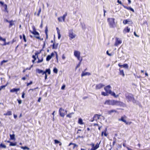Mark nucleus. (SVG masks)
I'll use <instances>...</instances> for the list:
<instances>
[{
    "label": "nucleus",
    "mask_w": 150,
    "mask_h": 150,
    "mask_svg": "<svg viewBox=\"0 0 150 150\" xmlns=\"http://www.w3.org/2000/svg\"><path fill=\"white\" fill-rule=\"evenodd\" d=\"M126 118V117L125 115L124 116H122L120 119L118 120L119 121H122L124 122L126 125H130L132 123L131 122H127L126 120L125 119V118Z\"/></svg>",
    "instance_id": "nucleus-9"
},
{
    "label": "nucleus",
    "mask_w": 150,
    "mask_h": 150,
    "mask_svg": "<svg viewBox=\"0 0 150 150\" xmlns=\"http://www.w3.org/2000/svg\"><path fill=\"white\" fill-rule=\"evenodd\" d=\"M8 62V60H3L0 63V65L1 66L4 63L7 62Z\"/></svg>",
    "instance_id": "nucleus-44"
},
{
    "label": "nucleus",
    "mask_w": 150,
    "mask_h": 150,
    "mask_svg": "<svg viewBox=\"0 0 150 150\" xmlns=\"http://www.w3.org/2000/svg\"><path fill=\"white\" fill-rule=\"evenodd\" d=\"M117 2L119 4H120L122 5H123V4H122L121 1H120L119 0H117Z\"/></svg>",
    "instance_id": "nucleus-59"
},
{
    "label": "nucleus",
    "mask_w": 150,
    "mask_h": 150,
    "mask_svg": "<svg viewBox=\"0 0 150 150\" xmlns=\"http://www.w3.org/2000/svg\"><path fill=\"white\" fill-rule=\"evenodd\" d=\"M32 28L33 29V31H31L30 30V32L34 35V37L37 39H38L40 40H42V39H41V38L40 37V35L39 33L36 30L35 26L34 25H33L32 27Z\"/></svg>",
    "instance_id": "nucleus-2"
},
{
    "label": "nucleus",
    "mask_w": 150,
    "mask_h": 150,
    "mask_svg": "<svg viewBox=\"0 0 150 150\" xmlns=\"http://www.w3.org/2000/svg\"><path fill=\"white\" fill-rule=\"evenodd\" d=\"M15 134H10V139L11 140H15Z\"/></svg>",
    "instance_id": "nucleus-36"
},
{
    "label": "nucleus",
    "mask_w": 150,
    "mask_h": 150,
    "mask_svg": "<svg viewBox=\"0 0 150 150\" xmlns=\"http://www.w3.org/2000/svg\"><path fill=\"white\" fill-rule=\"evenodd\" d=\"M42 50H42H40V51L39 52L37 51L35 52V55L36 56H37V58H38V55L39 54H40L41 53V52Z\"/></svg>",
    "instance_id": "nucleus-31"
},
{
    "label": "nucleus",
    "mask_w": 150,
    "mask_h": 150,
    "mask_svg": "<svg viewBox=\"0 0 150 150\" xmlns=\"http://www.w3.org/2000/svg\"><path fill=\"white\" fill-rule=\"evenodd\" d=\"M15 21H13L12 20H11L9 22V25L8 26V27L9 28H11L13 25H14V22Z\"/></svg>",
    "instance_id": "nucleus-27"
},
{
    "label": "nucleus",
    "mask_w": 150,
    "mask_h": 150,
    "mask_svg": "<svg viewBox=\"0 0 150 150\" xmlns=\"http://www.w3.org/2000/svg\"><path fill=\"white\" fill-rule=\"evenodd\" d=\"M0 40L5 41V39L3 38L1 36H0Z\"/></svg>",
    "instance_id": "nucleus-55"
},
{
    "label": "nucleus",
    "mask_w": 150,
    "mask_h": 150,
    "mask_svg": "<svg viewBox=\"0 0 150 150\" xmlns=\"http://www.w3.org/2000/svg\"><path fill=\"white\" fill-rule=\"evenodd\" d=\"M24 95H25V93L24 92H23L22 93V97L23 98H24Z\"/></svg>",
    "instance_id": "nucleus-62"
},
{
    "label": "nucleus",
    "mask_w": 150,
    "mask_h": 150,
    "mask_svg": "<svg viewBox=\"0 0 150 150\" xmlns=\"http://www.w3.org/2000/svg\"><path fill=\"white\" fill-rule=\"evenodd\" d=\"M91 75V73L89 72H83L81 74V76L82 77L86 75L89 76Z\"/></svg>",
    "instance_id": "nucleus-24"
},
{
    "label": "nucleus",
    "mask_w": 150,
    "mask_h": 150,
    "mask_svg": "<svg viewBox=\"0 0 150 150\" xmlns=\"http://www.w3.org/2000/svg\"><path fill=\"white\" fill-rule=\"evenodd\" d=\"M47 32H48V29H47V26L45 30V34L46 35V39H47L48 38V34H47Z\"/></svg>",
    "instance_id": "nucleus-34"
},
{
    "label": "nucleus",
    "mask_w": 150,
    "mask_h": 150,
    "mask_svg": "<svg viewBox=\"0 0 150 150\" xmlns=\"http://www.w3.org/2000/svg\"><path fill=\"white\" fill-rule=\"evenodd\" d=\"M54 54L53 52H52L50 55H48L46 58V60L47 61H49L52 58V57H53Z\"/></svg>",
    "instance_id": "nucleus-17"
},
{
    "label": "nucleus",
    "mask_w": 150,
    "mask_h": 150,
    "mask_svg": "<svg viewBox=\"0 0 150 150\" xmlns=\"http://www.w3.org/2000/svg\"><path fill=\"white\" fill-rule=\"evenodd\" d=\"M4 9L5 11L8 12L7 11V6L6 4H4Z\"/></svg>",
    "instance_id": "nucleus-48"
},
{
    "label": "nucleus",
    "mask_w": 150,
    "mask_h": 150,
    "mask_svg": "<svg viewBox=\"0 0 150 150\" xmlns=\"http://www.w3.org/2000/svg\"><path fill=\"white\" fill-rule=\"evenodd\" d=\"M12 115V112L11 111H7L6 113L4 114V116L11 115Z\"/></svg>",
    "instance_id": "nucleus-28"
},
{
    "label": "nucleus",
    "mask_w": 150,
    "mask_h": 150,
    "mask_svg": "<svg viewBox=\"0 0 150 150\" xmlns=\"http://www.w3.org/2000/svg\"><path fill=\"white\" fill-rule=\"evenodd\" d=\"M78 123L80 125H82L83 124V120L81 118L79 119Z\"/></svg>",
    "instance_id": "nucleus-38"
},
{
    "label": "nucleus",
    "mask_w": 150,
    "mask_h": 150,
    "mask_svg": "<svg viewBox=\"0 0 150 150\" xmlns=\"http://www.w3.org/2000/svg\"><path fill=\"white\" fill-rule=\"evenodd\" d=\"M119 75H120L122 76L123 77H124L125 76V74H124V71L123 70L121 69H119Z\"/></svg>",
    "instance_id": "nucleus-22"
},
{
    "label": "nucleus",
    "mask_w": 150,
    "mask_h": 150,
    "mask_svg": "<svg viewBox=\"0 0 150 150\" xmlns=\"http://www.w3.org/2000/svg\"><path fill=\"white\" fill-rule=\"evenodd\" d=\"M20 90V89L19 88H13L10 90V92L11 93H13L15 92L17 93L18 91Z\"/></svg>",
    "instance_id": "nucleus-20"
},
{
    "label": "nucleus",
    "mask_w": 150,
    "mask_h": 150,
    "mask_svg": "<svg viewBox=\"0 0 150 150\" xmlns=\"http://www.w3.org/2000/svg\"><path fill=\"white\" fill-rule=\"evenodd\" d=\"M54 142L55 144H57L60 143V142L57 139L54 140Z\"/></svg>",
    "instance_id": "nucleus-52"
},
{
    "label": "nucleus",
    "mask_w": 150,
    "mask_h": 150,
    "mask_svg": "<svg viewBox=\"0 0 150 150\" xmlns=\"http://www.w3.org/2000/svg\"><path fill=\"white\" fill-rule=\"evenodd\" d=\"M67 111L66 110H65L62 108H59V115L60 116L64 117L65 115L67 114Z\"/></svg>",
    "instance_id": "nucleus-6"
},
{
    "label": "nucleus",
    "mask_w": 150,
    "mask_h": 150,
    "mask_svg": "<svg viewBox=\"0 0 150 150\" xmlns=\"http://www.w3.org/2000/svg\"><path fill=\"white\" fill-rule=\"evenodd\" d=\"M23 37L24 42H27V40L26 38V37L25 35L24 34H23Z\"/></svg>",
    "instance_id": "nucleus-41"
},
{
    "label": "nucleus",
    "mask_w": 150,
    "mask_h": 150,
    "mask_svg": "<svg viewBox=\"0 0 150 150\" xmlns=\"http://www.w3.org/2000/svg\"><path fill=\"white\" fill-rule=\"evenodd\" d=\"M126 98L127 99L128 102L132 101L133 103H135L136 102L134 97V95L131 93H128L125 94Z\"/></svg>",
    "instance_id": "nucleus-3"
},
{
    "label": "nucleus",
    "mask_w": 150,
    "mask_h": 150,
    "mask_svg": "<svg viewBox=\"0 0 150 150\" xmlns=\"http://www.w3.org/2000/svg\"><path fill=\"white\" fill-rule=\"evenodd\" d=\"M42 71L43 70H40V69H38V70H37V71H38V73H39V74H41V73H42Z\"/></svg>",
    "instance_id": "nucleus-53"
},
{
    "label": "nucleus",
    "mask_w": 150,
    "mask_h": 150,
    "mask_svg": "<svg viewBox=\"0 0 150 150\" xmlns=\"http://www.w3.org/2000/svg\"><path fill=\"white\" fill-rule=\"evenodd\" d=\"M53 72L56 74H57L58 72L57 69L56 68H54L53 70Z\"/></svg>",
    "instance_id": "nucleus-47"
},
{
    "label": "nucleus",
    "mask_w": 150,
    "mask_h": 150,
    "mask_svg": "<svg viewBox=\"0 0 150 150\" xmlns=\"http://www.w3.org/2000/svg\"><path fill=\"white\" fill-rule=\"evenodd\" d=\"M76 134L78 135L76 138L77 139L81 138H83L85 137V136L83 134V130L81 129L78 130L76 132Z\"/></svg>",
    "instance_id": "nucleus-7"
},
{
    "label": "nucleus",
    "mask_w": 150,
    "mask_h": 150,
    "mask_svg": "<svg viewBox=\"0 0 150 150\" xmlns=\"http://www.w3.org/2000/svg\"><path fill=\"white\" fill-rule=\"evenodd\" d=\"M118 65L119 67H122L124 68H128V64H124L123 65H121L120 63H119L118 64Z\"/></svg>",
    "instance_id": "nucleus-21"
},
{
    "label": "nucleus",
    "mask_w": 150,
    "mask_h": 150,
    "mask_svg": "<svg viewBox=\"0 0 150 150\" xmlns=\"http://www.w3.org/2000/svg\"><path fill=\"white\" fill-rule=\"evenodd\" d=\"M54 52L56 54V59L57 60V62L58 63V54H57V53L56 51H54Z\"/></svg>",
    "instance_id": "nucleus-51"
},
{
    "label": "nucleus",
    "mask_w": 150,
    "mask_h": 150,
    "mask_svg": "<svg viewBox=\"0 0 150 150\" xmlns=\"http://www.w3.org/2000/svg\"><path fill=\"white\" fill-rule=\"evenodd\" d=\"M74 55L76 57L77 59L79 61H82V58L80 57V52L75 50L74 51Z\"/></svg>",
    "instance_id": "nucleus-8"
},
{
    "label": "nucleus",
    "mask_w": 150,
    "mask_h": 150,
    "mask_svg": "<svg viewBox=\"0 0 150 150\" xmlns=\"http://www.w3.org/2000/svg\"><path fill=\"white\" fill-rule=\"evenodd\" d=\"M113 112L118 113V112L115 110H111L108 111V114L110 115Z\"/></svg>",
    "instance_id": "nucleus-26"
},
{
    "label": "nucleus",
    "mask_w": 150,
    "mask_h": 150,
    "mask_svg": "<svg viewBox=\"0 0 150 150\" xmlns=\"http://www.w3.org/2000/svg\"><path fill=\"white\" fill-rule=\"evenodd\" d=\"M130 29L127 26L123 30V32L124 33H129L130 31Z\"/></svg>",
    "instance_id": "nucleus-19"
},
{
    "label": "nucleus",
    "mask_w": 150,
    "mask_h": 150,
    "mask_svg": "<svg viewBox=\"0 0 150 150\" xmlns=\"http://www.w3.org/2000/svg\"><path fill=\"white\" fill-rule=\"evenodd\" d=\"M62 58L63 59H65V57L64 54H63L62 56Z\"/></svg>",
    "instance_id": "nucleus-63"
},
{
    "label": "nucleus",
    "mask_w": 150,
    "mask_h": 150,
    "mask_svg": "<svg viewBox=\"0 0 150 150\" xmlns=\"http://www.w3.org/2000/svg\"><path fill=\"white\" fill-rule=\"evenodd\" d=\"M69 37L70 40H71L74 38L76 37V35L73 33L72 29L69 31Z\"/></svg>",
    "instance_id": "nucleus-10"
},
{
    "label": "nucleus",
    "mask_w": 150,
    "mask_h": 150,
    "mask_svg": "<svg viewBox=\"0 0 150 150\" xmlns=\"http://www.w3.org/2000/svg\"><path fill=\"white\" fill-rule=\"evenodd\" d=\"M67 12H65L64 14L62 16L58 17V21L59 22H61L62 21H65V20L66 17L67 16Z\"/></svg>",
    "instance_id": "nucleus-11"
},
{
    "label": "nucleus",
    "mask_w": 150,
    "mask_h": 150,
    "mask_svg": "<svg viewBox=\"0 0 150 150\" xmlns=\"http://www.w3.org/2000/svg\"><path fill=\"white\" fill-rule=\"evenodd\" d=\"M100 142L99 143H97L96 145L95 146L94 144L93 143L88 144V145L92 147V148L91 149H89L88 150H96L99 147V145Z\"/></svg>",
    "instance_id": "nucleus-5"
},
{
    "label": "nucleus",
    "mask_w": 150,
    "mask_h": 150,
    "mask_svg": "<svg viewBox=\"0 0 150 150\" xmlns=\"http://www.w3.org/2000/svg\"><path fill=\"white\" fill-rule=\"evenodd\" d=\"M21 148L23 150H25L26 149L28 150H29V148L26 146H21Z\"/></svg>",
    "instance_id": "nucleus-45"
},
{
    "label": "nucleus",
    "mask_w": 150,
    "mask_h": 150,
    "mask_svg": "<svg viewBox=\"0 0 150 150\" xmlns=\"http://www.w3.org/2000/svg\"><path fill=\"white\" fill-rule=\"evenodd\" d=\"M115 42L114 45L117 46L119 44H121L122 43V41L119 38H115Z\"/></svg>",
    "instance_id": "nucleus-15"
},
{
    "label": "nucleus",
    "mask_w": 150,
    "mask_h": 150,
    "mask_svg": "<svg viewBox=\"0 0 150 150\" xmlns=\"http://www.w3.org/2000/svg\"><path fill=\"white\" fill-rule=\"evenodd\" d=\"M17 100L18 101V103L20 104L22 103V100H21L17 99Z\"/></svg>",
    "instance_id": "nucleus-58"
},
{
    "label": "nucleus",
    "mask_w": 150,
    "mask_h": 150,
    "mask_svg": "<svg viewBox=\"0 0 150 150\" xmlns=\"http://www.w3.org/2000/svg\"><path fill=\"white\" fill-rule=\"evenodd\" d=\"M109 94H110L111 96H113L115 98H117L119 96V95H116L115 93L112 91H111V93Z\"/></svg>",
    "instance_id": "nucleus-23"
},
{
    "label": "nucleus",
    "mask_w": 150,
    "mask_h": 150,
    "mask_svg": "<svg viewBox=\"0 0 150 150\" xmlns=\"http://www.w3.org/2000/svg\"><path fill=\"white\" fill-rule=\"evenodd\" d=\"M37 59H38V61L37 62V63H39L42 62L43 61V57H42L40 59H39L38 57Z\"/></svg>",
    "instance_id": "nucleus-35"
},
{
    "label": "nucleus",
    "mask_w": 150,
    "mask_h": 150,
    "mask_svg": "<svg viewBox=\"0 0 150 150\" xmlns=\"http://www.w3.org/2000/svg\"><path fill=\"white\" fill-rule=\"evenodd\" d=\"M74 114L73 112H71V113H70L68 114V115H66V117H68L69 118H71V115L72 114Z\"/></svg>",
    "instance_id": "nucleus-42"
},
{
    "label": "nucleus",
    "mask_w": 150,
    "mask_h": 150,
    "mask_svg": "<svg viewBox=\"0 0 150 150\" xmlns=\"http://www.w3.org/2000/svg\"><path fill=\"white\" fill-rule=\"evenodd\" d=\"M107 129L106 128L103 131L101 132V136H103L104 135L105 136L107 137L108 134L106 133Z\"/></svg>",
    "instance_id": "nucleus-25"
},
{
    "label": "nucleus",
    "mask_w": 150,
    "mask_h": 150,
    "mask_svg": "<svg viewBox=\"0 0 150 150\" xmlns=\"http://www.w3.org/2000/svg\"><path fill=\"white\" fill-rule=\"evenodd\" d=\"M109 24L110 28H114L115 27V19L113 18H108L107 19Z\"/></svg>",
    "instance_id": "nucleus-4"
},
{
    "label": "nucleus",
    "mask_w": 150,
    "mask_h": 150,
    "mask_svg": "<svg viewBox=\"0 0 150 150\" xmlns=\"http://www.w3.org/2000/svg\"><path fill=\"white\" fill-rule=\"evenodd\" d=\"M7 142H8V143H10L9 145V146H15L16 144V142H15L14 143H13L12 142H10L9 141H7Z\"/></svg>",
    "instance_id": "nucleus-29"
},
{
    "label": "nucleus",
    "mask_w": 150,
    "mask_h": 150,
    "mask_svg": "<svg viewBox=\"0 0 150 150\" xmlns=\"http://www.w3.org/2000/svg\"><path fill=\"white\" fill-rule=\"evenodd\" d=\"M38 87H37L36 88H31V89H30L29 90V91H33L34 90L36 89H38Z\"/></svg>",
    "instance_id": "nucleus-56"
},
{
    "label": "nucleus",
    "mask_w": 150,
    "mask_h": 150,
    "mask_svg": "<svg viewBox=\"0 0 150 150\" xmlns=\"http://www.w3.org/2000/svg\"><path fill=\"white\" fill-rule=\"evenodd\" d=\"M122 6L125 8L127 9L128 10L131 11L133 12H134V9L132 8L131 7H127L124 5H122Z\"/></svg>",
    "instance_id": "nucleus-18"
},
{
    "label": "nucleus",
    "mask_w": 150,
    "mask_h": 150,
    "mask_svg": "<svg viewBox=\"0 0 150 150\" xmlns=\"http://www.w3.org/2000/svg\"><path fill=\"white\" fill-rule=\"evenodd\" d=\"M41 8H39V10L38 11V12L37 14V15L38 16H40V15L41 12Z\"/></svg>",
    "instance_id": "nucleus-43"
},
{
    "label": "nucleus",
    "mask_w": 150,
    "mask_h": 150,
    "mask_svg": "<svg viewBox=\"0 0 150 150\" xmlns=\"http://www.w3.org/2000/svg\"><path fill=\"white\" fill-rule=\"evenodd\" d=\"M45 72L46 73V74L47 73H48V74L49 75L51 73V71L50 70V69H46V70L45 71Z\"/></svg>",
    "instance_id": "nucleus-39"
},
{
    "label": "nucleus",
    "mask_w": 150,
    "mask_h": 150,
    "mask_svg": "<svg viewBox=\"0 0 150 150\" xmlns=\"http://www.w3.org/2000/svg\"><path fill=\"white\" fill-rule=\"evenodd\" d=\"M58 45V44H55V43H53L52 45V48L53 49H56L57 48V46Z\"/></svg>",
    "instance_id": "nucleus-33"
},
{
    "label": "nucleus",
    "mask_w": 150,
    "mask_h": 150,
    "mask_svg": "<svg viewBox=\"0 0 150 150\" xmlns=\"http://www.w3.org/2000/svg\"><path fill=\"white\" fill-rule=\"evenodd\" d=\"M101 94L103 96H108L109 94L108 93H107L106 92H101Z\"/></svg>",
    "instance_id": "nucleus-37"
},
{
    "label": "nucleus",
    "mask_w": 150,
    "mask_h": 150,
    "mask_svg": "<svg viewBox=\"0 0 150 150\" xmlns=\"http://www.w3.org/2000/svg\"><path fill=\"white\" fill-rule=\"evenodd\" d=\"M32 57L33 59H34L36 60V56L35 55H33L32 56Z\"/></svg>",
    "instance_id": "nucleus-60"
},
{
    "label": "nucleus",
    "mask_w": 150,
    "mask_h": 150,
    "mask_svg": "<svg viewBox=\"0 0 150 150\" xmlns=\"http://www.w3.org/2000/svg\"><path fill=\"white\" fill-rule=\"evenodd\" d=\"M8 83H6L5 85H3L0 86V91H1L2 89L5 88L7 85Z\"/></svg>",
    "instance_id": "nucleus-46"
},
{
    "label": "nucleus",
    "mask_w": 150,
    "mask_h": 150,
    "mask_svg": "<svg viewBox=\"0 0 150 150\" xmlns=\"http://www.w3.org/2000/svg\"><path fill=\"white\" fill-rule=\"evenodd\" d=\"M104 104L109 105H117L120 107L124 106V104L122 102L114 100H105Z\"/></svg>",
    "instance_id": "nucleus-1"
},
{
    "label": "nucleus",
    "mask_w": 150,
    "mask_h": 150,
    "mask_svg": "<svg viewBox=\"0 0 150 150\" xmlns=\"http://www.w3.org/2000/svg\"><path fill=\"white\" fill-rule=\"evenodd\" d=\"M71 145H74L73 149H74L75 147H77L78 146V145L75 143H70L68 145V146H70Z\"/></svg>",
    "instance_id": "nucleus-30"
},
{
    "label": "nucleus",
    "mask_w": 150,
    "mask_h": 150,
    "mask_svg": "<svg viewBox=\"0 0 150 150\" xmlns=\"http://www.w3.org/2000/svg\"><path fill=\"white\" fill-rule=\"evenodd\" d=\"M105 85L102 83H100L97 84L95 88L96 90H99L103 88Z\"/></svg>",
    "instance_id": "nucleus-16"
},
{
    "label": "nucleus",
    "mask_w": 150,
    "mask_h": 150,
    "mask_svg": "<svg viewBox=\"0 0 150 150\" xmlns=\"http://www.w3.org/2000/svg\"><path fill=\"white\" fill-rule=\"evenodd\" d=\"M134 35L135 36H136V37H139V35H138L136 34V32H135V31H134Z\"/></svg>",
    "instance_id": "nucleus-64"
},
{
    "label": "nucleus",
    "mask_w": 150,
    "mask_h": 150,
    "mask_svg": "<svg viewBox=\"0 0 150 150\" xmlns=\"http://www.w3.org/2000/svg\"><path fill=\"white\" fill-rule=\"evenodd\" d=\"M123 23L124 25H126L127 24L132 25L133 24V22L131 20L127 19L124 20L123 21Z\"/></svg>",
    "instance_id": "nucleus-14"
},
{
    "label": "nucleus",
    "mask_w": 150,
    "mask_h": 150,
    "mask_svg": "<svg viewBox=\"0 0 150 150\" xmlns=\"http://www.w3.org/2000/svg\"><path fill=\"white\" fill-rule=\"evenodd\" d=\"M33 83V82L32 81H30L29 83H27V86H28L29 85L32 84Z\"/></svg>",
    "instance_id": "nucleus-54"
},
{
    "label": "nucleus",
    "mask_w": 150,
    "mask_h": 150,
    "mask_svg": "<svg viewBox=\"0 0 150 150\" xmlns=\"http://www.w3.org/2000/svg\"><path fill=\"white\" fill-rule=\"evenodd\" d=\"M41 74H42V75H44V74H45V79H46L47 78V74H46L45 73V71H42V72Z\"/></svg>",
    "instance_id": "nucleus-40"
},
{
    "label": "nucleus",
    "mask_w": 150,
    "mask_h": 150,
    "mask_svg": "<svg viewBox=\"0 0 150 150\" xmlns=\"http://www.w3.org/2000/svg\"><path fill=\"white\" fill-rule=\"evenodd\" d=\"M56 29L57 30V34H58V38L59 39L61 37V35L60 34L59 30L58 28H57Z\"/></svg>",
    "instance_id": "nucleus-32"
},
{
    "label": "nucleus",
    "mask_w": 150,
    "mask_h": 150,
    "mask_svg": "<svg viewBox=\"0 0 150 150\" xmlns=\"http://www.w3.org/2000/svg\"><path fill=\"white\" fill-rule=\"evenodd\" d=\"M0 146L2 148H6V146L2 144H1L0 145Z\"/></svg>",
    "instance_id": "nucleus-49"
},
{
    "label": "nucleus",
    "mask_w": 150,
    "mask_h": 150,
    "mask_svg": "<svg viewBox=\"0 0 150 150\" xmlns=\"http://www.w3.org/2000/svg\"><path fill=\"white\" fill-rule=\"evenodd\" d=\"M106 53L109 56H111L112 55V54H111L109 53H108V51H107Z\"/></svg>",
    "instance_id": "nucleus-61"
},
{
    "label": "nucleus",
    "mask_w": 150,
    "mask_h": 150,
    "mask_svg": "<svg viewBox=\"0 0 150 150\" xmlns=\"http://www.w3.org/2000/svg\"><path fill=\"white\" fill-rule=\"evenodd\" d=\"M101 116V115H99L98 114H95L93 118L91 119V120L90 121L91 122H93L94 120L97 121L99 120L100 116Z\"/></svg>",
    "instance_id": "nucleus-12"
},
{
    "label": "nucleus",
    "mask_w": 150,
    "mask_h": 150,
    "mask_svg": "<svg viewBox=\"0 0 150 150\" xmlns=\"http://www.w3.org/2000/svg\"><path fill=\"white\" fill-rule=\"evenodd\" d=\"M16 41V39L15 38H14L12 40L11 42V44H13L14 42H15Z\"/></svg>",
    "instance_id": "nucleus-57"
},
{
    "label": "nucleus",
    "mask_w": 150,
    "mask_h": 150,
    "mask_svg": "<svg viewBox=\"0 0 150 150\" xmlns=\"http://www.w3.org/2000/svg\"><path fill=\"white\" fill-rule=\"evenodd\" d=\"M81 62H82V61H79V64H78V65H77L76 66V68H75L76 69H77V68L80 66Z\"/></svg>",
    "instance_id": "nucleus-50"
},
{
    "label": "nucleus",
    "mask_w": 150,
    "mask_h": 150,
    "mask_svg": "<svg viewBox=\"0 0 150 150\" xmlns=\"http://www.w3.org/2000/svg\"><path fill=\"white\" fill-rule=\"evenodd\" d=\"M111 87L110 85H108L105 86L104 88V89L105 91V92L108 93L109 94L111 93L112 91L111 89Z\"/></svg>",
    "instance_id": "nucleus-13"
}]
</instances>
